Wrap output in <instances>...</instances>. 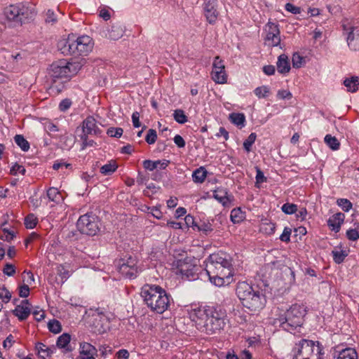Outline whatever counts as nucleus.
I'll list each match as a JSON object with an SVG mask.
<instances>
[{
  "instance_id": "55",
  "label": "nucleus",
  "mask_w": 359,
  "mask_h": 359,
  "mask_svg": "<svg viewBox=\"0 0 359 359\" xmlns=\"http://www.w3.org/2000/svg\"><path fill=\"white\" fill-rule=\"evenodd\" d=\"M292 230L291 229L288 227H285L283 230V232L280 236V240L281 241L288 243L290 241V235H291Z\"/></svg>"
},
{
  "instance_id": "41",
  "label": "nucleus",
  "mask_w": 359,
  "mask_h": 359,
  "mask_svg": "<svg viewBox=\"0 0 359 359\" xmlns=\"http://www.w3.org/2000/svg\"><path fill=\"white\" fill-rule=\"evenodd\" d=\"M174 119L180 124H184L187 121V117L182 109H176L173 113Z\"/></svg>"
},
{
  "instance_id": "27",
  "label": "nucleus",
  "mask_w": 359,
  "mask_h": 359,
  "mask_svg": "<svg viewBox=\"0 0 359 359\" xmlns=\"http://www.w3.org/2000/svg\"><path fill=\"white\" fill-rule=\"evenodd\" d=\"M168 163L169 161L166 160L156 161L145 160L143 162V166L145 169L152 171L158 168H160L161 169H165L168 166Z\"/></svg>"
},
{
  "instance_id": "15",
  "label": "nucleus",
  "mask_w": 359,
  "mask_h": 359,
  "mask_svg": "<svg viewBox=\"0 0 359 359\" xmlns=\"http://www.w3.org/2000/svg\"><path fill=\"white\" fill-rule=\"evenodd\" d=\"M265 44L269 46H277L280 43V30L278 25L268 22L265 27Z\"/></svg>"
},
{
  "instance_id": "34",
  "label": "nucleus",
  "mask_w": 359,
  "mask_h": 359,
  "mask_svg": "<svg viewBox=\"0 0 359 359\" xmlns=\"http://www.w3.org/2000/svg\"><path fill=\"white\" fill-rule=\"evenodd\" d=\"M324 142L332 150L337 151L340 147L339 140L331 135H326L324 138Z\"/></svg>"
},
{
  "instance_id": "58",
  "label": "nucleus",
  "mask_w": 359,
  "mask_h": 359,
  "mask_svg": "<svg viewBox=\"0 0 359 359\" xmlns=\"http://www.w3.org/2000/svg\"><path fill=\"white\" fill-rule=\"evenodd\" d=\"M256 183L261 184L266 181V178L264 177L263 172L258 168L256 167Z\"/></svg>"
},
{
  "instance_id": "7",
  "label": "nucleus",
  "mask_w": 359,
  "mask_h": 359,
  "mask_svg": "<svg viewBox=\"0 0 359 359\" xmlns=\"http://www.w3.org/2000/svg\"><path fill=\"white\" fill-rule=\"evenodd\" d=\"M93 46L92 39L86 35L77 39L69 36L66 39L60 40L58 48L65 55H86L91 51Z\"/></svg>"
},
{
  "instance_id": "56",
  "label": "nucleus",
  "mask_w": 359,
  "mask_h": 359,
  "mask_svg": "<svg viewBox=\"0 0 359 359\" xmlns=\"http://www.w3.org/2000/svg\"><path fill=\"white\" fill-rule=\"evenodd\" d=\"M24 273L26 274L23 278V280L26 282L25 285L28 286L32 285L35 281L34 274L31 271H24Z\"/></svg>"
},
{
  "instance_id": "13",
  "label": "nucleus",
  "mask_w": 359,
  "mask_h": 359,
  "mask_svg": "<svg viewBox=\"0 0 359 359\" xmlns=\"http://www.w3.org/2000/svg\"><path fill=\"white\" fill-rule=\"evenodd\" d=\"M211 78L215 83L219 84H224L227 82L225 65L224 61L219 56L215 57L212 62Z\"/></svg>"
},
{
  "instance_id": "25",
  "label": "nucleus",
  "mask_w": 359,
  "mask_h": 359,
  "mask_svg": "<svg viewBox=\"0 0 359 359\" xmlns=\"http://www.w3.org/2000/svg\"><path fill=\"white\" fill-rule=\"evenodd\" d=\"M97 129L96 121L93 116H88L83 121V131L86 135L96 133Z\"/></svg>"
},
{
  "instance_id": "14",
  "label": "nucleus",
  "mask_w": 359,
  "mask_h": 359,
  "mask_svg": "<svg viewBox=\"0 0 359 359\" xmlns=\"http://www.w3.org/2000/svg\"><path fill=\"white\" fill-rule=\"evenodd\" d=\"M347 31V43L349 48L353 50H359V22H353L351 25H344Z\"/></svg>"
},
{
  "instance_id": "1",
  "label": "nucleus",
  "mask_w": 359,
  "mask_h": 359,
  "mask_svg": "<svg viewBox=\"0 0 359 359\" xmlns=\"http://www.w3.org/2000/svg\"><path fill=\"white\" fill-rule=\"evenodd\" d=\"M187 311L196 329L206 334L219 333L226 325V315L219 308L210 306H191Z\"/></svg>"
},
{
  "instance_id": "16",
  "label": "nucleus",
  "mask_w": 359,
  "mask_h": 359,
  "mask_svg": "<svg viewBox=\"0 0 359 359\" xmlns=\"http://www.w3.org/2000/svg\"><path fill=\"white\" fill-rule=\"evenodd\" d=\"M203 9L207 21L210 24H215L219 16L217 0H203Z\"/></svg>"
},
{
  "instance_id": "26",
  "label": "nucleus",
  "mask_w": 359,
  "mask_h": 359,
  "mask_svg": "<svg viewBox=\"0 0 359 359\" xmlns=\"http://www.w3.org/2000/svg\"><path fill=\"white\" fill-rule=\"evenodd\" d=\"M344 85L346 88L347 91L355 93L359 88V76H353L349 78H346L344 80Z\"/></svg>"
},
{
  "instance_id": "47",
  "label": "nucleus",
  "mask_w": 359,
  "mask_h": 359,
  "mask_svg": "<svg viewBox=\"0 0 359 359\" xmlns=\"http://www.w3.org/2000/svg\"><path fill=\"white\" fill-rule=\"evenodd\" d=\"M282 211L287 215H292L297 211V206L293 203H285L281 208Z\"/></svg>"
},
{
  "instance_id": "22",
  "label": "nucleus",
  "mask_w": 359,
  "mask_h": 359,
  "mask_svg": "<svg viewBox=\"0 0 359 359\" xmlns=\"http://www.w3.org/2000/svg\"><path fill=\"white\" fill-rule=\"evenodd\" d=\"M123 27L118 24L111 25L104 32L105 36L111 40H118L123 36Z\"/></svg>"
},
{
  "instance_id": "60",
  "label": "nucleus",
  "mask_w": 359,
  "mask_h": 359,
  "mask_svg": "<svg viewBox=\"0 0 359 359\" xmlns=\"http://www.w3.org/2000/svg\"><path fill=\"white\" fill-rule=\"evenodd\" d=\"M198 229L199 231L205 232V233H207L208 232H210V231H212L213 230L212 224L210 223H209V222H208V223H205V222L202 223L201 224L198 226Z\"/></svg>"
},
{
  "instance_id": "31",
  "label": "nucleus",
  "mask_w": 359,
  "mask_h": 359,
  "mask_svg": "<svg viewBox=\"0 0 359 359\" xmlns=\"http://www.w3.org/2000/svg\"><path fill=\"white\" fill-rule=\"evenodd\" d=\"M337 359H358V353L355 349L346 348L339 352Z\"/></svg>"
},
{
  "instance_id": "32",
  "label": "nucleus",
  "mask_w": 359,
  "mask_h": 359,
  "mask_svg": "<svg viewBox=\"0 0 359 359\" xmlns=\"http://www.w3.org/2000/svg\"><path fill=\"white\" fill-rule=\"evenodd\" d=\"M47 197L51 201L60 203L63 200L61 193L55 187H50L47 191Z\"/></svg>"
},
{
  "instance_id": "2",
  "label": "nucleus",
  "mask_w": 359,
  "mask_h": 359,
  "mask_svg": "<svg viewBox=\"0 0 359 359\" xmlns=\"http://www.w3.org/2000/svg\"><path fill=\"white\" fill-rule=\"evenodd\" d=\"M232 259L224 252L211 254L205 261V271L210 281L217 287L229 285L234 274Z\"/></svg>"
},
{
  "instance_id": "54",
  "label": "nucleus",
  "mask_w": 359,
  "mask_h": 359,
  "mask_svg": "<svg viewBox=\"0 0 359 359\" xmlns=\"http://www.w3.org/2000/svg\"><path fill=\"white\" fill-rule=\"evenodd\" d=\"M11 173L13 175H16L18 174L24 175L25 173V169L22 165L15 163L12 166Z\"/></svg>"
},
{
  "instance_id": "19",
  "label": "nucleus",
  "mask_w": 359,
  "mask_h": 359,
  "mask_svg": "<svg viewBox=\"0 0 359 359\" xmlns=\"http://www.w3.org/2000/svg\"><path fill=\"white\" fill-rule=\"evenodd\" d=\"M96 348L89 343L82 342L79 345V355L76 359H95Z\"/></svg>"
},
{
  "instance_id": "3",
  "label": "nucleus",
  "mask_w": 359,
  "mask_h": 359,
  "mask_svg": "<svg viewBox=\"0 0 359 359\" xmlns=\"http://www.w3.org/2000/svg\"><path fill=\"white\" fill-rule=\"evenodd\" d=\"M276 312L274 324L278 325L285 330L292 332L302 325L306 309L304 304H294L286 311L278 309Z\"/></svg>"
},
{
  "instance_id": "24",
  "label": "nucleus",
  "mask_w": 359,
  "mask_h": 359,
  "mask_svg": "<svg viewBox=\"0 0 359 359\" xmlns=\"http://www.w3.org/2000/svg\"><path fill=\"white\" fill-rule=\"evenodd\" d=\"M38 355L42 359H47L51 356L54 352V348H50L43 343L39 342L35 346Z\"/></svg>"
},
{
  "instance_id": "35",
  "label": "nucleus",
  "mask_w": 359,
  "mask_h": 359,
  "mask_svg": "<svg viewBox=\"0 0 359 359\" xmlns=\"http://www.w3.org/2000/svg\"><path fill=\"white\" fill-rule=\"evenodd\" d=\"M275 224L267 219L262 221V222L260 224L261 231L268 235L273 234L275 231Z\"/></svg>"
},
{
  "instance_id": "40",
  "label": "nucleus",
  "mask_w": 359,
  "mask_h": 359,
  "mask_svg": "<svg viewBox=\"0 0 359 359\" xmlns=\"http://www.w3.org/2000/svg\"><path fill=\"white\" fill-rule=\"evenodd\" d=\"M254 93L258 98H264L269 95L270 89L266 86H259L254 90Z\"/></svg>"
},
{
  "instance_id": "42",
  "label": "nucleus",
  "mask_w": 359,
  "mask_h": 359,
  "mask_svg": "<svg viewBox=\"0 0 359 359\" xmlns=\"http://www.w3.org/2000/svg\"><path fill=\"white\" fill-rule=\"evenodd\" d=\"M48 327L51 332L55 334H57L62 330L61 324L57 320H50L48 323Z\"/></svg>"
},
{
  "instance_id": "21",
  "label": "nucleus",
  "mask_w": 359,
  "mask_h": 359,
  "mask_svg": "<svg viewBox=\"0 0 359 359\" xmlns=\"http://www.w3.org/2000/svg\"><path fill=\"white\" fill-rule=\"evenodd\" d=\"M213 197L225 207L229 206L231 205V197L229 196L227 190L224 188H217L213 191Z\"/></svg>"
},
{
  "instance_id": "53",
  "label": "nucleus",
  "mask_w": 359,
  "mask_h": 359,
  "mask_svg": "<svg viewBox=\"0 0 359 359\" xmlns=\"http://www.w3.org/2000/svg\"><path fill=\"white\" fill-rule=\"evenodd\" d=\"M57 18L53 11L48 9L46 13L45 21L47 23L55 24L57 22Z\"/></svg>"
},
{
  "instance_id": "49",
  "label": "nucleus",
  "mask_w": 359,
  "mask_h": 359,
  "mask_svg": "<svg viewBox=\"0 0 359 359\" xmlns=\"http://www.w3.org/2000/svg\"><path fill=\"white\" fill-rule=\"evenodd\" d=\"M292 65L294 68H300L304 62V57L298 53H294L292 58Z\"/></svg>"
},
{
  "instance_id": "4",
  "label": "nucleus",
  "mask_w": 359,
  "mask_h": 359,
  "mask_svg": "<svg viewBox=\"0 0 359 359\" xmlns=\"http://www.w3.org/2000/svg\"><path fill=\"white\" fill-rule=\"evenodd\" d=\"M142 297L145 304L153 311L163 313L170 305V297L164 289L155 285H145Z\"/></svg>"
},
{
  "instance_id": "5",
  "label": "nucleus",
  "mask_w": 359,
  "mask_h": 359,
  "mask_svg": "<svg viewBox=\"0 0 359 359\" xmlns=\"http://www.w3.org/2000/svg\"><path fill=\"white\" fill-rule=\"evenodd\" d=\"M3 13L13 26H22L33 20L37 12L34 6L29 3H18L4 8Z\"/></svg>"
},
{
  "instance_id": "17",
  "label": "nucleus",
  "mask_w": 359,
  "mask_h": 359,
  "mask_svg": "<svg viewBox=\"0 0 359 359\" xmlns=\"http://www.w3.org/2000/svg\"><path fill=\"white\" fill-rule=\"evenodd\" d=\"M109 318L104 312L97 311L93 315V325L99 332H104L109 327Z\"/></svg>"
},
{
  "instance_id": "59",
  "label": "nucleus",
  "mask_w": 359,
  "mask_h": 359,
  "mask_svg": "<svg viewBox=\"0 0 359 359\" xmlns=\"http://www.w3.org/2000/svg\"><path fill=\"white\" fill-rule=\"evenodd\" d=\"M277 97L282 100H290L292 97V93L286 90H278Z\"/></svg>"
},
{
  "instance_id": "10",
  "label": "nucleus",
  "mask_w": 359,
  "mask_h": 359,
  "mask_svg": "<svg viewBox=\"0 0 359 359\" xmlns=\"http://www.w3.org/2000/svg\"><path fill=\"white\" fill-rule=\"evenodd\" d=\"M172 266L175 273L180 275L182 278L194 280L198 277L199 267L195 259L186 257L184 259H178L173 263Z\"/></svg>"
},
{
  "instance_id": "52",
  "label": "nucleus",
  "mask_w": 359,
  "mask_h": 359,
  "mask_svg": "<svg viewBox=\"0 0 359 359\" xmlns=\"http://www.w3.org/2000/svg\"><path fill=\"white\" fill-rule=\"evenodd\" d=\"M16 272L15 267L13 264L7 263L3 269V273L8 276H13Z\"/></svg>"
},
{
  "instance_id": "8",
  "label": "nucleus",
  "mask_w": 359,
  "mask_h": 359,
  "mask_svg": "<svg viewBox=\"0 0 359 359\" xmlns=\"http://www.w3.org/2000/svg\"><path fill=\"white\" fill-rule=\"evenodd\" d=\"M293 358L297 359H323V347L318 341L301 339L292 348Z\"/></svg>"
},
{
  "instance_id": "63",
  "label": "nucleus",
  "mask_w": 359,
  "mask_h": 359,
  "mask_svg": "<svg viewBox=\"0 0 359 359\" xmlns=\"http://www.w3.org/2000/svg\"><path fill=\"white\" fill-rule=\"evenodd\" d=\"M174 142L176 144V145L180 147V148H182V147H184L185 146V141L183 139V137L180 135H176L175 137H174Z\"/></svg>"
},
{
  "instance_id": "50",
  "label": "nucleus",
  "mask_w": 359,
  "mask_h": 359,
  "mask_svg": "<svg viewBox=\"0 0 359 359\" xmlns=\"http://www.w3.org/2000/svg\"><path fill=\"white\" fill-rule=\"evenodd\" d=\"M157 139V134L155 130L149 129L145 137L146 142L149 144H153L156 142Z\"/></svg>"
},
{
  "instance_id": "44",
  "label": "nucleus",
  "mask_w": 359,
  "mask_h": 359,
  "mask_svg": "<svg viewBox=\"0 0 359 359\" xmlns=\"http://www.w3.org/2000/svg\"><path fill=\"white\" fill-rule=\"evenodd\" d=\"M257 135L255 133H251L248 138L243 142V147L246 150V151L249 152L251 151L252 145L255 142Z\"/></svg>"
},
{
  "instance_id": "43",
  "label": "nucleus",
  "mask_w": 359,
  "mask_h": 359,
  "mask_svg": "<svg viewBox=\"0 0 359 359\" xmlns=\"http://www.w3.org/2000/svg\"><path fill=\"white\" fill-rule=\"evenodd\" d=\"M346 237L348 240L355 241L359 239V224L355 229H350L346 231Z\"/></svg>"
},
{
  "instance_id": "6",
  "label": "nucleus",
  "mask_w": 359,
  "mask_h": 359,
  "mask_svg": "<svg viewBox=\"0 0 359 359\" xmlns=\"http://www.w3.org/2000/svg\"><path fill=\"white\" fill-rule=\"evenodd\" d=\"M236 294L243 305L250 311H259L264 306L266 302L264 296L259 291L254 290L252 287L246 282L238 283Z\"/></svg>"
},
{
  "instance_id": "51",
  "label": "nucleus",
  "mask_w": 359,
  "mask_h": 359,
  "mask_svg": "<svg viewBox=\"0 0 359 359\" xmlns=\"http://www.w3.org/2000/svg\"><path fill=\"white\" fill-rule=\"evenodd\" d=\"M121 128H110L107 130V135L112 137H120L123 134Z\"/></svg>"
},
{
  "instance_id": "20",
  "label": "nucleus",
  "mask_w": 359,
  "mask_h": 359,
  "mask_svg": "<svg viewBox=\"0 0 359 359\" xmlns=\"http://www.w3.org/2000/svg\"><path fill=\"white\" fill-rule=\"evenodd\" d=\"M345 219V215L344 213L337 212L332 216H331L327 220V225L332 231H335L336 233L339 232L341 226L343 224Z\"/></svg>"
},
{
  "instance_id": "33",
  "label": "nucleus",
  "mask_w": 359,
  "mask_h": 359,
  "mask_svg": "<svg viewBox=\"0 0 359 359\" xmlns=\"http://www.w3.org/2000/svg\"><path fill=\"white\" fill-rule=\"evenodd\" d=\"M118 168L114 161H111L100 168V172L104 175H109L114 173Z\"/></svg>"
},
{
  "instance_id": "11",
  "label": "nucleus",
  "mask_w": 359,
  "mask_h": 359,
  "mask_svg": "<svg viewBox=\"0 0 359 359\" xmlns=\"http://www.w3.org/2000/svg\"><path fill=\"white\" fill-rule=\"evenodd\" d=\"M77 228L82 233L95 236L100 230L98 217L93 213L81 215L77 221Z\"/></svg>"
},
{
  "instance_id": "36",
  "label": "nucleus",
  "mask_w": 359,
  "mask_h": 359,
  "mask_svg": "<svg viewBox=\"0 0 359 359\" xmlns=\"http://www.w3.org/2000/svg\"><path fill=\"white\" fill-rule=\"evenodd\" d=\"M16 144L24 151H27L29 149V144L27 140L21 135H16L14 137Z\"/></svg>"
},
{
  "instance_id": "39",
  "label": "nucleus",
  "mask_w": 359,
  "mask_h": 359,
  "mask_svg": "<svg viewBox=\"0 0 359 359\" xmlns=\"http://www.w3.org/2000/svg\"><path fill=\"white\" fill-rule=\"evenodd\" d=\"M230 119L235 125L238 126H243L245 118L243 114L233 113L230 114Z\"/></svg>"
},
{
  "instance_id": "9",
  "label": "nucleus",
  "mask_w": 359,
  "mask_h": 359,
  "mask_svg": "<svg viewBox=\"0 0 359 359\" xmlns=\"http://www.w3.org/2000/svg\"><path fill=\"white\" fill-rule=\"evenodd\" d=\"M81 69L79 62L59 60L53 62L50 67L49 74L53 79L70 78L76 75Z\"/></svg>"
},
{
  "instance_id": "29",
  "label": "nucleus",
  "mask_w": 359,
  "mask_h": 359,
  "mask_svg": "<svg viewBox=\"0 0 359 359\" xmlns=\"http://www.w3.org/2000/svg\"><path fill=\"white\" fill-rule=\"evenodd\" d=\"M333 260L337 264H341L348 256V250L343 249L341 246H337L332 251Z\"/></svg>"
},
{
  "instance_id": "62",
  "label": "nucleus",
  "mask_w": 359,
  "mask_h": 359,
  "mask_svg": "<svg viewBox=\"0 0 359 359\" xmlns=\"http://www.w3.org/2000/svg\"><path fill=\"white\" fill-rule=\"evenodd\" d=\"M285 8L287 11H289L293 14H297L300 13V8L290 3L286 4Z\"/></svg>"
},
{
  "instance_id": "46",
  "label": "nucleus",
  "mask_w": 359,
  "mask_h": 359,
  "mask_svg": "<svg viewBox=\"0 0 359 359\" xmlns=\"http://www.w3.org/2000/svg\"><path fill=\"white\" fill-rule=\"evenodd\" d=\"M37 224V218L32 214L27 215L25 219V225L27 229H33Z\"/></svg>"
},
{
  "instance_id": "45",
  "label": "nucleus",
  "mask_w": 359,
  "mask_h": 359,
  "mask_svg": "<svg viewBox=\"0 0 359 359\" xmlns=\"http://www.w3.org/2000/svg\"><path fill=\"white\" fill-rule=\"evenodd\" d=\"M337 204L345 212H348L352 208V203L346 198L337 199Z\"/></svg>"
},
{
  "instance_id": "64",
  "label": "nucleus",
  "mask_w": 359,
  "mask_h": 359,
  "mask_svg": "<svg viewBox=\"0 0 359 359\" xmlns=\"http://www.w3.org/2000/svg\"><path fill=\"white\" fill-rule=\"evenodd\" d=\"M14 343L13 337L9 334L3 342V346L5 348H10Z\"/></svg>"
},
{
  "instance_id": "61",
  "label": "nucleus",
  "mask_w": 359,
  "mask_h": 359,
  "mask_svg": "<svg viewBox=\"0 0 359 359\" xmlns=\"http://www.w3.org/2000/svg\"><path fill=\"white\" fill-rule=\"evenodd\" d=\"M81 140H83L82 149H84L87 147H93L95 144L93 140H89L88 139V136L86 134L81 137Z\"/></svg>"
},
{
  "instance_id": "12",
  "label": "nucleus",
  "mask_w": 359,
  "mask_h": 359,
  "mask_svg": "<svg viewBox=\"0 0 359 359\" xmlns=\"http://www.w3.org/2000/svg\"><path fill=\"white\" fill-rule=\"evenodd\" d=\"M118 271L124 276L133 278L136 277L140 269L137 266L136 257L130 256L126 259H123L118 264Z\"/></svg>"
},
{
  "instance_id": "48",
  "label": "nucleus",
  "mask_w": 359,
  "mask_h": 359,
  "mask_svg": "<svg viewBox=\"0 0 359 359\" xmlns=\"http://www.w3.org/2000/svg\"><path fill=\"white\" fill-rule=\"evenodd\" d=\"M11 298V293L4 286H0V299L5 303L8 302Z\"/></svg>"
},
{
  "instance_id": "28",
  "label": "nucleus",
  "mask_w": 359,
  "mask_h": 359,
  "mask_svg": "<svg viewBox=\"0 0 359 359\" xmlns=\"http://www.w3.org/2000/svg\"><path fill=\"white\" fill-rule=\"evenodd\" d=\"M277 69L279 73L286 74L290 70V65L287 55H280L277 61Z\"/></svg>"
},
{
  "instance_id": "38",
  "label": "nucleus",
  "mask_w": 359,
  "mask_h": 359,
  "mask_svg": "<svg viewBox=\"0 0 359 359\" xmlns=\"http://www.w3.org/2000/svg\"><path fill=\"white\" fill-rule=\"evenodd\" d=\"M4 58L9 62L17 63L22 60V56L20 53H10L6 52L4 55Z\"/></svg>"
},
{
  "instance_id": "37",
  "label": "nucleus",
  "mask_w": 359,
  "mask_h": 359,
  "mask_svg": "<svg viewBox=\"0 0 359 359\" xmlns=\"http://www.w3.org/2000/svg\"><path fill=\"white\" fill-rule=\"evenodd\" d=\"M231 220L234 223H239L244 219V213L240 208H234L231 212Z\"/></svg>"
},
{
  "instance_id": "23",
  "label": "nucleus",
  "mask_w": 359,
  "mask_h": 359,
  "mask_svg": "<svg viewBox=\"0 0 359 359\" xmlns=\"http://www.w3.org/2000/svg\"><path fill=\"white\" fill-rule=\"evenodd\" d=\"M70 341L71 336L67 333H64L57 338L56 344L59 348L63 349V352L68 353L73 350L70 345Z\"/></svg>"
},
{
  "instance_id": "57",
  "label": "nucleus",
  "mask_w": 359,
  "mask_h": 359,
  "mask_svg": "<svg viewBox=\"0 0 359 359\" xmlns=\"http://www.w3.org/2000/svg\"><path fill=\"white\" fill-rule=\"evenodd\" d=\"M29 294V287L27 285H22L19 287V295L21 297H27Z\"/></svg>"
},
{
  "instance_id": "18",
  "label": "nucleus",
  "mask_w": 359,
  "mask_h": 359,
  "mask_svg": "<svg viewBox=\"0 0 359 359\" xmlns=\"http://www.w3.org/2000/svg\"><path fill=\"white\" fill-rule=\"evenodd\" d=\"M13 313L20 321L26 320L31 313V305L29 301L27 299L22 300L20 304L16 306L13 311Z\"/></svg>"
},
{
  "instance_id": "30",
  "label": "nucleus",
  "mask_w": 359,
  "mask_h": 359,
  "mask_svg": "<svg viewBox=\"0 0 359 359\" xmlns=\"http://www.w3.org/2000/svg\"><path fill=\"white\" fill-rule=\"evenodd\" d=\"M207 170L203 166L197 168L193 172L192 179L196 183H203L207 177Z\"/></svg>"
}]
</instances>
